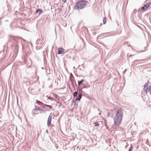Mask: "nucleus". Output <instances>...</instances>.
Returning a JSON list of instances; mask_svg holds the SVG:
<instances>
[{
	"mask_svg": "<svg viewBox=\"0 0 151 151\" xmlns=\"http://www.w3.org/2000/svg\"><path fill=\"white\" fill-rule=\"evenodd\" d=\"M123 116V113L122 110L120 109H118L114 118V125L118 126L121 124Z\"/></svg>",
	"mask_w": 151,
	"mask_h": 151,
	"instance_id": "1",
	"label": "nucleus"
},
{
	"mask_svg": "<svg viewBox=\"0 0 151 151\" xmlns=\"http://www.w3.org/2000/svg\"><path fill=\"white\" fill-rule=\"evenodd\" d=\"M86 3V1H79L75 5V8L77 9H82L85 7Z\"/></svg>",
	"mask_w": 151,
	"mask_h": 151,
	"instance_id": "2",
	"label": "nucleus"
},
{
	"mask_svg": "<svg viewBox=\"0 0 151 151\" xmlns=\"http://www.w3.org/2000/svg\"><path fill=\"white\" fill-rule=\"evenodd\" d=\"M147 85V84H146L145 86H144V90L145 91L146 93L147 92L149 91H150H150L151 89V86H150L149 87L147 86H146Z\"/></svg>",
	"mask_w": 151,
	"mask_h": 151,
	"instance_id": "3",
	"label": "nucleus"
},
{
	"mask_svg": "<svg viewBox=\"0 0 151 151\" xmlns=\"http://www.w3.org/2000/svg\"><path fill=\"white\" fill-rule=\"evenodd\" d=\"M52 118V116L50 114L47 120V124L48 126H49L51 124Z\"/></svg>",
	"mask_w": 151,
	"mask_h": 151,
	"instance_id": "4",
	"label": "nucleus"
},
{
	"mask_svg": "<svg viewBox=\"0 0 151 151\" xmlns=\"http://www.w3.org/2000/svg\"><path fill=\"white\" fill-rule=\"evenodd\" d=\"M58 54H62L64 53V49L62 48H59L58 49Z\"/></svg>",
	"mask_w": 151,
	"mask_h": 151,
	"instance_id": "5",
	"label": "nucleus"
},
{
	"mask_svg": "<svg viewBox=\"0 0 151 151\" xmlns=\"http://www.w3.org/2000/svg\"><path fill=\"white\" fill-rule=\"evenodd\" d=\"M151 4V3L149 2L146 3V4L144 5V6L145 7L146 9L147 8L149 7Z\"/></svg>",
	"mask_w": 151,
	"mask_h": 151,
	"instance_id": "6",
	"label": "nucleus"
},
{
	"mask_svg": "<svg viewBox=\"0 0 151 151\" xmlns=\"http://www.w3.org/2000/svg\"><path fill=\"white\" fill-rule=\"evenodd\" d=\"M82 96V95L81 94H79L78 96V98H76V101H79L81 99Z\"/></svg>",
	"mask_w": 151,
	"mask_h": 151,
	"instance_id": "7",
	"label": "nucleus"
},
{
	"mask_svg": "<svg viewBox=\"0 0 151 151\" xmlns=\"http://www.w3.org/2000/svg\"><path fill=\"white\" fill-rule=\"evenodd\" d=\"M36 103H37L39 105H45L42 102L36 100Z\"/></svg>",
	"mask_w": 151,
	"mask_h": 151,
	"instance_id": "8",
	"label": "nucleus"
},
{
	"mask_svg": "<svg viewBox=\"0 0 151 151\" xmlns=\"http://www.w3.org/2000/svg\"><path fill=\"white\" fill-rule=\"evenodd\" d=\"M84 81V79H82L81 81H78V86H80V85L82 84V83Z\"/></svg>",
	"mask_w": 151,
	"mask_h": 151,
	"instance_id": "9",
	"label": "nucleus"
},
{
	"mask_svg": "<svg viewBox=\"0 0 151 151\" xmlns=\"http://www.w3.org/2000/svg\"><path fill=\"white\" fill-rule=\"evenodd\" d=\"M53 96L54 97H55L56 99L58 100L59 99V97L57 94L56 93H54L53 94Z\"/></svg>",
	"mask_w": 151,
	"mask_h": 151,
	"instance_id": "10",
	"label": "nucleus"
},
{
	"mask_svg": "<svg viewBox=\"0 0 151 151\" xmlns=\"http://www.w3.org/2000/svg\"><path fill=\"white\" fill-rule=\"evenodd\" d=\"M39 12V14H40L42 13V11L40 9H38L37 10L36 12L37 13L38 12Z\"/></svg>",
	"mask_w": 151,
	"mask_h": 151,
	"instance_id": "11",
	"label": "nucleus"
},
{
	"mask_svg": "<svg viewBox=\"0 0 151 151\" xmlns=\"http://www.w3.org/2000/svg\"><path fill=\"white\" fill-rule=\"evenodd\" d=\"M103 24H105L106 22V17H104L103 19Z\"/></svg>",
	"mask_w": 151,
	"mask_h": 151,
	"instance_id": "12",
	"label": "nucleus"
},
{
	"mask_svg": "<svg viewBox=\"0 0 151 151\" xmlns=\"http://www.w3.org/2000/svg\"><path fill=\"white\" fill-rule=\"evenodd\" d=\"M48 99L51 100L52 101L54 100V99L52 97H48Z\"/></svg>",
	"mask_w": 151,
	"mask_h": 151,
	"instance_id": "13",
	"label": "nucleus"
},
{
	"mask_svg": "<svg viewBox=\"0 0 151 151\" xmlns=\"http://www.w3.org/2000/svg\"><path fill=\"white\" fill-rule=\"evenodd\" d=\"M93 124H95V126H98L99 125V124L97 122L94 123Z\"/></svg>",
	"mask_w": 151,
	"mask_h": 151,
	"instance_id": "14",
	"label": "nucleus"
},
{
	"mask_svg": "<svg viewBox=\"0 0 151 151\" xmlns=\"http://www.w3.org/2000/svg\"><path fill=\"white\" fill-rule=\"evenodd\" d=\"M78 94V92H75L73 93V96L74 97L76 96L77 95V94Z\"/></svg>",
	"mask_w": 151,
	"mask_h": 151,
	"instance_id": "15",
	"label": "nucleus"
},
{
	"mask_svg": "<svg viewBox=\"0 0 151 151\" xmlns=\"http://www.w3.org/2000/svg\"><path fill=\"white\" fill-rule=\"evenodd\" d=\"M44 105L46 106L49 107L50 109H51L52 108V106H51L48 105H47V104H45Z\"/></svg>",
	"mask_w": 151,
	"mask_h": 151,
	"instance_id": "16",
	"label": "nucleus"
},
{
	"mask_svg": "<svg viewBox=\"0 0 151 151\" xmlns=\"http://www.w3.org/2000/svg\"><path fill=\"white\" fill-rule=\"evenodd\" d=\"M145 10V7L144 6V7H142V8H141V11H144Z\"/></svg>",
	"mask_w": 151,
	"mask_h": 151,
	"instance_id": "17",
	"label": "nucleus"
},
{
	"mask_svg": "<svg viewBox=\"0 0 151 151\" xmlns=\"http://www.w3.org/2000/svg\"><path fill=\"white\" fill-rule=\"evenodd\" d=\"M132 146H131V147L129 149V151H132Z\"/></svg>",
	"mask_w": 151,
	"mask_h": 151,
	"instance_id": "18",
	"label": "nucleus"
},
{
	"mask_svg": "<svg viewBox=\"0 0 151 151\" xmlns=\"http://www.w3.org/2000/svg\"><path fill=\"white\" fill-rule=\"evenodd\" d=\"M66 0H63L64 3H65Z\"/></svg>",
	"mask_w": 151,
	"mask_h": 151,
	"instance_id": "19",
	"label": "nucleus"
},
{
	"mask_svg": "<svg viewBox=\"0 0 151 151\" xmlns=\"http://www.w3.org/2000/svg\"><path fill=\"white\" fill-rule=\"evenodd\" d=\"M99 114H101V113H99Z\"/></svg>",
	"mask_w": 151,
	"mask_h": 151,
	"instance_id": "20",
	"label": "nucleus"
}]
</instances>
